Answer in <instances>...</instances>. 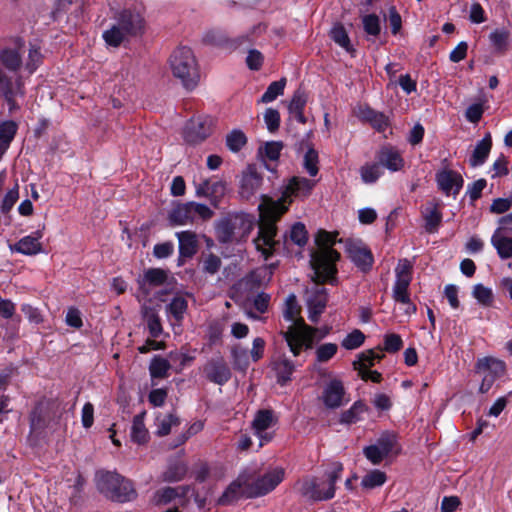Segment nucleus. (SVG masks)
Instances as JSON below:
<instances>
[{
  "instance_id": "1",
  "label": "nucleus",
  "mask_w": 512,
  "mask_h": 512,
  "mask_svg": "<svg viewBox=\"0 0 512 512\" xmlns=\"http://www.w3.org/2000/svg\"><path fill=\"white\" fill-rule=\"evenodd\" d=\"M260 220L258 236L254 239L255 247L265 259H268L280 245L279 240H275L277 234L276 222L287 211L285 198L277 201L262 197V203L259 205Z\"/></svg>"
},
{
  "instance_id": "2",
  "label": "nucleus",
  "mask_w": 512,
  "mask_h": 512,
  "mask_svg": "<svg viewBox=\"0 0 512 512\" xmlns=\"http://www.w3.org/2000/svg\"><path fill=\"white\" fill-rule=\"evenodd\" d=\"M338 233L332 234L320 230L316 236V244L319 250L311 255V266L314 271L312 277L316 284L332 282L337 272L335 263L339 260L340 254L332 248L336 243Z\"/></svg>"
},
{
  "instance_id": "3",
  "label": "nucleus",
  "mask_w": 512,
  "mask_h": 512,
  "mask_svg": "<svg viewBox=\"0 0 512 512\" xmlns=\"http://www.w3.org/2000/svg\"><path fill=\"white\" fill-rule=\"evenodd\" d=\"M96 485L98 490L112 501L127 502L135 499L137 495L132 482L114 472H97Z\"/></svg>"
},
{
  "instance_id": "4",
  "label": "nucleus",
  "mask_w": 512,
  "mask_h": 512,
  "mask_svg": "<svg viewBox=\"0 0 512 512\" xmlns=\"http://www.w3.org/2000/svg\"><path fill=\"white\" fill-rule=\"evenodd\" d=\"M170 67L174 77L178 78L187 90H192L197 86L199 72L195 56L190 48H177L170 57Z\"/></svg>"
},
{
  "instance_id": "5",
  "label": "nucleus",
  "mask_w": 512,
  "mask_h": 512,
  "mask_svg": "<svg viewBox=\"0 0 512 512\" xmlns=\"http://www.w3.org/2000/svg\"><path fill=\"white\" fill-rule=\"evenodd\" d=\"M253 229L251 216L238 213L220 220L216 225V237L220 243L240 242L244 240Z\"/></svg>"
},
{
  "instance_id": "6",
  "label": "nucleus",
  "mask_w": 512,
  "mask_h": 512,
  "mask_svg": "<svg viewBox=\"0 0 512 512\" xmlns=\"http://www.w3.org/2000/svg\"><path fill=\"white\" fill-rule=\"evenodd\" d=\"M343 466L334 463L332 470L327 474V480L319 482L317 478H306L300 483L302 496L313 501L329 500L335 495V483L340 479Z\"/></svg>"
},
{
  "instance_id": "7",
  "label": "nucleus",
  "mask_w": 512,
  "mask_h": 512,
  "mask_svg": "<svg viewBox=\"0 0 512 512\" xmlns=\"http://www.w3.org/2000/svg\"><path fill=\"white\" fill-rule=\"evenodd\" d=\"M317 328H313L307 325L303 318H300L296 322V326H290L283 336L290 348V351L294 356H298L302 347L311 349L313 347L316 334L318 333Z\"/></svg>"
},
{
  "instance_id": "8",
  "label": "nucleus",
  "mask_w": 512,
  "mask_h": 512,
  "mask_svg": "<svg viewBox=\"0 0 512 512\" xmlns=\"http://www.w3.org/2000/svg\"><path fill=\"white\" fill-rule=\"evenodd\" d=\"M213 211L205 204L196 202L179 203L169 213V221L172 225L192 224L197 216L207 220L213 216Z\"/></svg>"
},
{
  "instance_id": "9",
  "label": "nucleus",
  "mask_w": 512,
  "mask_h": 512,
  "mask_svg": "<svg viewBox=\"0 0 512 512\" xmlns=\"http://www.w3.org/2000/svg\"><path fill=\"white\" fill-rule=\"evenodd\" d=\"M476 371L482 375L479 392L485 394L491 389L494 382L504 375L506 365L499 359L486 357L477 361Z\"/></svg>"
},
{
  "instance_id": "10",
  "label": "nucleus",
  "mask_w": 512,
  "mask_h": 512,
  "mask_svg": "<svg viewBox=\"0 0 512 512\" xmlns=\"http://www.w3.org/2000/svg\"><path fill=\"white\" fill-rule=\"evenodd\" d=\"M277 422L278 418L272 410L261 409L256 412L251 427L254 434L259 438V447L273 439L274 433L269 430L276 426Z\"/></svg>"
},
{
  "instance_id": "11",
  "label": "nucleus",
  "mask_w": 512,
  "mask_h": 512,
  "mask_svg": "<svg viewBox=\"0 0 512 512\" xmlns=\"http://www.w3.org/2000/svg\"><path fill=\"white\" fill-rule=\"evenodd\" d=\"M284 479V470L276 468L267 472L253 483L246 486L245 497L256 498L268 494Z\"/></svg>"
},
{
  "instance_id": "12",
  "label": "nucleus",
  "mask_w": 512,
  "mask_h": 512,
  "mask_svg": "<svg viewBox=\"0 0 512 512\" xmlns=\"http://www.w3.org/2000/svg\"><path fill=\"white\" fill-rule=\"evenodd\" d=\"M396 444V436L386 432L378 438L375 444L365 447L363 454L373 465H378L394 451Z\"/></svg>"
},
{
  "instance_id": "13",
  "label": "nucleus",
  "mask_w": 512,
  "mask_h": 512,
  "mask_svg": "<svg viewBox=\"0 0 512 512\" xmlns=\"http://www.w3.org/2000/svg\"><path fill=\"white\" fill-rule=\"evenodd\" d=\"M212 132V120L209 117L191 119L185 126L184 139L190 144L204 141Z\"/></svg>"
},
{
  "instance_id": "14",
  "label": "nucleus",
  "mask_w": 512,
  "mask_h": 512,
  "mask_svg": "<svg viewBox=\"0 0 512 512\" xmlns=\"http://www.w3.org/2000/svg\"><path fill=\"white\" fill-rule=\"evenodd\" d=\"M344 247L348 257L362 271H367L372 267V253L361 242L346 240L344 242Z\"/></svg>"
},
{
  "instance_id": "15",
  "label": "nucleus",
  "mask_w": 512,
  "mask_h": 512,
  "mask_svg": "<svg viewBox=\"0 0 512 512\" xmlns=\"http://www.w3.org/2000/svg\"><path fill=\"white\" fill-rule=\"evenodd\" d=\"M262 175L257 171L254 165H248L242 172L239 194L241 198L249 200L261 187Z\"/></svg>"
},
{
  "instance_id": "16",
  "label": "nucleus",
  "mask_w": 512,
  "mask_h": 512,
  "mask_svg": "<svg viewBox=\"0 0 512 512\" xmlns=\"http://www.w3.org/2000/svg\"><path fill=\"white\" fill-rule=\"evenodd\" d=\"M0 94L4 96L10 109L15 106V98L24 95L23 82L20 76L13 79L6 72L0 70Z\"/></svg>"
},
{
  "instance_id": "17",
  "label": "nucleus",
  "mask_w": 512,
  "mask_h": 512,
  "mask_svg": "<svg viewBox=\"0 0 512 512\" xmlns=\"http://www.w3.org/2000/svg\"><path fill=\"white\" fill-rule=\"evenodd\" d=\"M206 378L218 385H224L231 378V371L223 358L209 360L203 368Z\"/></svg>"
},
{
  "instance_id": "18",
  "label": "nucleus",
  "mask_w": 512,
  "mask_h": 512,
  "mask_svg": "<svg viewBox=\"0 0 512 512\" xmlns=\"http://www.w3.org/2000/svg\"><path fill=\"white\" fill-rule=\"evenodd\" d=\"M439 189L447 196H456L463 186L462 176L453 170H442L436 174Z\"/></svg>"
},
{
  "instance_id": "19",
  "label": "nucleus",
  "mask_w": 512,
  "mask_h": 512,
  "mask_svg": "<svg viewBox=\"0 0 512 512\" xmlns=\"http://www.w3.org/2000/svg\"><path fill=\"white\" fill-rule=\"evenodd\" d=\"M327 301L328 297L326 289L316 286L307 299L309 311L308 318L311 322L317 323L319 321L320 315L326 308Z\"/></svg>"
},
{
  "instance_id": "20",
  "label": "nucleus",
  "mask_w": 512,
  "mask_h": 512,
  "mask_svg": "<svg viewBox=\"0 0 512 512\" xmlns=\"http://www.w3.org/2000/svg\"><path fill=\"white\" fill-rule=\"evenodd\" d=\"M117 23L129 36H137L144 30V19L137 11H122Z\"/></svg>"
},
{
  "instance_id": "21",
  "label": "nucleus",
  "mask_w": 512,
  "mask_h": 512,
  "mask_svg": "<svg viewBox=\"0 0 512 512\" xmlns=\"http://www.w3.org/2000/svg\"><path fill=\"white\" fill-rule=\"evenodd\" d=\"M345 389L338 379L331 380L324 388L322 399L326 407L335 409L343 404Z\"/></svg>"
},
{
  "instance_id": "22",
  "label": "nucleus",
  "mask_w": 512,
  "mask_h": 512,
  "mask_svg": "<svg viewBox=\"0 0 512 512\" xmlns=\"http://www.w3.org/2000/svg\"><path fill=\"white\" fill-rule=\"evenodd\" d=\"M421 212L425 220L426 231L429 233L436 232L442 221L440 201L434 199L427 202Z\"/></svg>"
},
{
  "instance_id": "23",
  "label": "nucleus",
  "mask_w": 512,
  "mask_h": 512,
  "mask_svg": "<svg viewBox=\"0 0 512 512\" xmlns=\"http://www.w3.org/2000/svg\"><path fill=\"white\" fill-rule=\"evenodd\" d=\"M42 237L43 231L37 230L33 235L21 238L11 249L24 255H36L42 252V245L39 242Z\"/></svg>"
},
{
  "instance_id": "24",
  "label": "nucleus",
  "mask_w": 512,
  "mask_h": 512,
  "mask_svg": "<svg viewBox=\"0 0 512 512\" xmlns=\"http://www.w3.org/2000/svg\"><path fill=\"white\" fill-rule=\"evenodd\" d=\"M167 280V274L164 270L160 268H151L148 269L144 276L138 279V285L140 290L145 295L150 293V286L157 287L163 285Z\"/></svg>"
},
{
  "instance_id": "25",
  "label": "nucleus",
  "mask_w": 512,
  "mask_h": 512,
  "mask_svg": "<svg viewBox=\"0 0 512 512\" xmlns=\"http://www.w3.org/2000/svg\"><path fill=\"white\" fill-rule=\"evenodd\" d=\"M180 256L191 258L197 252V237L192 231L177 232Z\"/></svg>"
},
{
  "instance_id": "26",
  "label": "nucleus",
  "mask_w": 512,
  "mask_h": 512,
  "mask_svg": "<svg viewBox=\"0 0 512 512\" xmlns=\"http://www.w3.org/2000/svg\"><path fill=\"white\" fill-rule=\"evenodd\" d=\"M491 147H492L491 134L486 133L484 138L481 141H479L477 143V145L475 146V149L469 159L470 165L472 167H477V166L482 165L486 161V159L491 151Z\"/></svg>"
},
{
  "instance_id": "27",
  "label": "nucleus",
  "mask_w": 512,
  "mask_h": 512,
  "mask_svg": "<svg viewBox=\"0 0 512 512\" xmlns=\"http://www.w3.org/2000/svg\"><path fill=\"white\" fill-rule=\"evenodd\" d=\"M245 482L242 477L233 481L219 498L218 503L220 505H229L238 500L241 496H245L246 488L242 490V486Z\"/></svg>"
},
{
  "instance_id": "28",
  "label": "nucleus",
  "mask_w": 512,
  "mask_h": 512,
  "mask_svg": "<svg viewBox=\"0 0 512 512\" xmlns=\"http://www.w3.org/2000/svg\"><path fill=\"white\" fill-rule=\"evenodd\" d=\"M17 124L10 120L0 123V159L7 151L17 132Z\"/></svg>"
},
{
  "instance_id": "29",
  "label": "nucleus",
  "mask_w": 512,
  "mask_h": 512,
  "mask_svg": "<svg viewBox=\"0 0 512 512\" xmlns=\"http://www.w3.org/2000/svg\"><path fill=\"white\" fill-rule=\"evenodd\" d=\"M307 103V95L304 91L298 89L295 91L289 104V112L297 121L302 124L306 123V117L303 114L304 107Z\"/></svg>"
},
{
  "instance_id": "30",
  "label": "nucleus",
  "mask_w": 512,
  "mask_h": 512,
  "mask_svg": "<svg viewBox=\"0 0 512 512\" xmlns=\"http://www.w3.org/2000/svg\"><path fill=\"white\" fill-rule=\"evenodd\" d=\"M273 367L277 374L278 383L282 385L291 379V375L295 370L294 364L286 356H280L275 360Z\"/></svg>"
},
{
  "instance_id": "31",
  "label": "nucleus",
  "mask_w": 512,
  "mask_h": 512,
  "mask_svg": "<svg viewBox=\"0 0 512 512\" xmlns=\"http://www.w3.org/2000/svg\"><path fill=\"white\" fill-rule=\"evenodd\" d=\"M491 243L500 258L508 259L512 257V237L501 235L499 230H496L491 238Z\"/></svg>"
},
{
  "instance_id": "32",
  "label": "nucleus",
  "mask_w": 512,
  "mask_h": 512,
  "mask_svg": "<svg viewBox=\"0 0 512 512\" xmlns=\"http://www.w3.org/2000/svg\"><path fill=\"white\" fill-rule=\"evenodd\" d=\"M379 163L391 171H398L403 166V159L397 151L385 148L380 152Z\"/></svg>"
},
{
  "instance_id": "33",
  "label": "nucleus",
  "mask_w": 512,
  "mask_h": 512,
  "mask_svg": "<svg viewBox=\"0 0 512 512\" xmlns=\"http://www.w3.org/2000/svg\"><path fill=\"white\" fill-rule=\"evenodd\" d=\"M145 412H142L133 418L131 427V439L138 443L143 444L148 441L149 433L144 424Z\"/></svg>"
},
{
  "instance_id": "34",
  "label": "nucleus",
  "mask_w": 512,
  "mask_h": 512,
  "mask_svg": "<svg viewBox=\"0 0 512 512\" xmlns=\"http://www.w3.org/2000/svg\"><path fill=\"white\" fill-rule=\"evenodd\" d=\"M367 40L375 41L381 33L380 18L376 14H367L361 18Z\"/></svg>"
},
{
  "instance_id": "35",
  "label": "nucleus",
  "mask_w": 512,
  "mask_h": 512,
  "mask_svg": "<svg viewBox=\"0 0 512 512\" xmlns=\"http://www.w3.org/2000/svg\"><path fill=\"white\" fill-rule=\"evenodd\" d=\"M510 33L505 29H496L489 35V40L495 52L503 54L509 46Z\"/></svg>"
},
{
  "instance_id": "36",
  "label": "nucleus",
  "mask_w": 512,
  "mask_h": 512,
  "mask_svg": "<svg viewBox=\"0 0 512 512\" xmlns=\"http://www.w3.org/2000/svg\"><path fill=\"white\" fill-rule=\"evenodd\" d=\"M158 436H166L171 432L172 427L180 425L179 417L174 413H169L165 416L158 415L156 417Z\"/></svg>"
},
{
  "instance_id": "37",
  "label": "nucleus",
  "mask_w": 512,
  "mask_h": 512,
  "mask_svg": "<svg viewBox=\"0 0 512 512\" xmlns=\"http://www.w3.org/2000/svg\"><path fill=\"white\" fill-rule=\"evenodd\" d=\"M411 278L396 277V282L393 287V298L395 301L410 304V298L408 294V287L410 285Z\"/></svg>"
},
{
  "instance_id": "38",
  "label": "nucleus",
  "mask_w": 512,
  "mask_h": 512,
  "mask_svg": "<svg viewBox=\"0 0 512 512\" xmlns=\"http://www.w3.org/2000/svg\"><path fill=\"white\" fill-rule=\"evenodd\" d=\"M225 144L231 152L237 153L247 144V137L242 130L234 129L226 135Z\"/></svg>"
},
{
  "instance_id": "39",
  "label": "nucleus",
  "mask_w": 512,
  "mask_h": 512,
  "mask_svg": "<svg viewBox=\"0 0 512 512\" xmlns=\"http://www.w3.org/2000/svg\"><path fill=\"white\" fill-rule=\"evenodd\" d=\"M361 116L363 119L370 122L378 131H384L388 126L387 117L383 113L377 112L371 108H364L361 111Z\"/></svg>"
},
{
  "instance_id": "40",
  "label": "nucleus",
  "mask_w": 512,
  "mask_h": 512,
  "mask_svg": "<svg viewBox=\"0 0 512 512\" xmlns=\"http://www.w3.org/2000/svg\"><path fill=\"white\" fill-rule=\"evenodd\" d=\"M330 37L336 44H338L339 46L344 48L346 51H348V52L354 51V49L350 43V38L348 36V33H347L345 27L341 23H336L332 27V29L330 31Z\"/></svg>"
},
{
  "instance_id": "41",
  "label": "nucleus",
  "mask_w": 512,
  "mask_h": 512,
  "mask_svg": "<svg viewBox=\"0 0 512 512\" xmlns=\"http://www.w3.org/2000/svg\"><path fill=\"white\" fill-rule=\"evenodd\" d=\"M0 62L8 70L16 72L22 65V58L16 50L5 49L0 52Z\"/></svg>"
},
{
  "instance_id": "42",
  "label": "nucleus",
  "mask_w": 512,
  "mask_h": 512,
  "mask_svg": "<svg viewBox=\"0 0 512 512\" xmlns=\"http://www.w3.org/2000/svg\"><path fill=\"white\" fill-rule=\"evenodd\" d=\"M128 37L130 36L118 25V23L103 33L105 42L114 47H118Z\"/></svg>"
},
{
  "instance_id": "43",
  "label": "nucleus",
  "mask_w": 512,
  "mask_h": 512,
  "mask_svg": "<svg viewBox=\"0 0 512 512\" xmlns=\"http://www.w3.org/2000/svg\"><path fill=\"white\" fill-rule=\"evenodd\" d=\"M186 488L185 487H165L163 489L158 490L155 493L154 500L156 504H167L176 497L180 495H185Z\"/></svg>"
},
{
  "instance_id": "44",
  "label": "nucleus",
  "mask_w": 512,
  "mask_h": 512,
  "mask_svg": "<svg viewBox=\"0 0 512 512\" xmlns=\"http://www.w3.org/2000/svg\"><path fill=\"white\" fill-rule=\"evenodd\" d=\"M143 315L147 322L150 335L154 338L159 337L163 331L159 316L153 309L148 307L143 308Z\"/></svg>"
},
{
  "instance_id": "45",
  "label": "nucleus",
  "mask_w": 512,
  "mask_h": 512,
  "mask_svg": "<svg viewBox=\"0 0 512 512\" xmlns=\"http://www.w3.org/2000/svg\"><path fill=\"white\" fill-rule=\"evenodd\" d=\"M301 311V307L297 302V298L294 294H290L285 301V309L283 312L284 318L287 321L293 322L292 326H296V322L301 318L298 317Z\"/></svg>"
},
{
  "instance_id": "46",
  "label": "nucleus",
  "mask_w": 512,
  "mask_h": 512,
  "mask_svg": "<svg viewBox=\"0 0 512 512\" xmlns=\"http://www.w3.org/2000/svg\"><path fill=\"white\" fill-rule=\"evenodd\" d=\"M285 86L286 78H281L278 81L272 82L260 98L259 102L270 103L274 101L278 96L283 94Z\"/></svg>"
},
{
  "instance_id": "47",
  "label": "nucleus",
  "mask_w": 512,
  "mask_h": 512,
  "mask_svg": "<svg viewBox=\"0 0 512 512\" xmlns=\"http://www.w3.org/2000/svg\"><path fill=\"white\" fill-rule=\"evenodd\" d=\"M387 480V476L383 471L372 470L363 476L361 485L366 489H373L382 486Z\"/></svg>"
},
{
  "instance_id": "48",
  "label": "nucleus",
  "mask_w": 512,
  "mask_h": 512,
  "mask_svg": "<svg viewBox=\"0 0 512 512\" xmlns=\"http://www.w3.org/2000/svg\"><path fill=\"white\" fill-rule=\"evenodd\" d=\"M367 406L362 401H356L352 407L341 415V422L346 424L355 423L360 419V415L367 411Z\"/></svg>"
},
{
  "instance_id": "49",
  "label": "nucleus",
  "mask_w": 512,
  "mask_h": 512,
  "mask_svg": "<svg viewBox=\"0 0 512 512\" xmlns=\"http://www.w3.org/2000/svg\"><path fill=\"white\" fill-rule=\"evenodd\" d=\"M170 369V363L165 358L155 356L149 366L150 375L153 378H164Z\"/></svg>"
},
{
  "instance_id": "50",
  "label": "nucleus",
  "mask_w": 512,
  "mask_h": 512,
  "mask_svg": "<svg viewBox=\"0 0 512 512\" xmlns=\"http://www.w3.org/2000/svg\"><path fill=\"white\" fill-rule=\"evenodd\" d=\"M187 307V300L182 296H176L168 305V311L175 318V320L180 321L183 319Z\"/></svg>"
},
{
  "instance_id": "51",
  "label": "nucleus",
  "mask_w": 512,
  "mask_h": 512,
  "mask_svg": "<svg viewBox=\"0 0 512 512\" xmlns=\"http://www.w3.org/2000/svg\"><path fill=\"white\" fill-rule=\"evenodd\" d=\"M383 353H382V349L379 348V351H376L374 349H370V350H366L362 353L359 354V359H358V365L357 366H362V368H367L368 367H371L374 365V361H380L382 358H383Z\"/></svg>"
},
{
  "instance_id": "52",
  "label": "nucleus",
  "mask_w": 512,
  "mask_h": 512,
  "mask_svg": "<svg viewBox=\"0 0 512 512\" xmlns=\"http://www.w3.org/2000/svg\"><path fill=\"white\" fill-rule=\"evenodd\" d=\"M187 468L183 463L170 465L164 472L163 478L167 482H177L184 478Z\"/></svg>"
},
{
  "instance_id": "53",
  "label": "nucleus",
  "mask_w": 512,
  "mask_h": 512,
  "mask_svg": "<svg viewBox=\"0 0 512 512\" xmlns=\"http://www.w3.org/2000/svg\"><path fill=\"white\" fill-rule=\"evenodd\" d=\"M282 149H283L282 142L271 141V142L265 143V145L263 147H260L259 153L271 161H276L279 158L280 152Z\"/></svg>"
},
{
  "instance_id": "54",
  "label": "nucleus",
  "mask_w": 512,
  "mask_h": 512,
  "mask_svg": "<svg viewBox=\"0 0 512 512\" xmlns=\"http://www.w3.org/2000/svg\"><path fill=\"white\" fill-rule=\"evenodd\" d=\"M289 239L298 246H304L308 240L307 230L304 224L295 223L290 230Z\"/></svg>"
},
{
  "instance_id": "55",
  "label": "nucleus",
  "mask_w": 512,
  "mask_h": 512,
  "mask_svg": "<svg viewBox=\"0 0 512 512\" xmlns=\"http://www.w3.org/2000/svg\"><path fill=\"white\" fill-rule=\"evenodd\" d=\"M361 179L365 183H374L381 175L380 164H365L360 169Z\"/></svg>"
},
{
  "instance_id": "56",
  "label": "nucleus",
  "mask_w": 512,
  "mask_h": 512,
  "mask_svg": "<svg viewBox=\"0 0 512 512\" xmlns=\"http://www.w3.org/2000/svg\"><path fill=\"white\" fill-rule=\"evenodd\" d=\"M473 297L482 305L489 306L493 301L492 290L482 284H476L472 291Z\"/></svg>"
},
{
  "instance_id": "57",
  "label": "nucleus",
  "mask_w": 512,
  "mask_h": 512,
  "mask_svg": "<svg viewBox=\"0 0 512 512\" xmlns=\"http://www.w3.org/2000/svg\"><path fill=\"white\" fill-rule=\"evenodd\" d=\"M312 182L305 178H297L294 177L291 179L287 190L294 195H298L300 193H308L312 189Z\"/></svg>"
},
{
  "instance_id": "58",
  "label": "nucleus",
  "mask_w": 512,
  "mask_h": 512,
  "mask_svg": "<svg viewBox=\"0 0 512 512\" xmlns=\"http://www.w3.org/2000/svg\"><path fill=\"white\" fill-rule=\"evenodd\" d=\"M365 340V335L358 329L348 334L343 340L341 345L347 350H353L360 347Z\"/></svg>"
},
{
  "instance_id": "59",
  "label": "nucleus",
  "mask_w": 512,
  "mask_h": 512,
  "mask_svg": "<svg viewBox=\"0 0 512 512\" xmlns=\"http://www.w3.org/2000/svg\"><path fill=\"white\" fill-rule=\"evenodd\" d=\"M338 346L335 343H325L316 349V359L318 362H327L335 356Z\"/></svg>"
},
{
  "instance_id": "60",
  "label": "nucleus",
  "mask_w": 512,
  "mask_h": 512,
  "mask_svg": "<svg viewBox=\"0 0 512 512\" xmlns=\"http://www.w3.org/2000/svg\"><path fill=\"white\" fill-rule=\"evenodd\" d=\"M304 167L310 176L318 173V153L313 148L308 149L304 156Z\"/></svg>"
},
{
  "instance_id": "61",
  "label": "nucleus",
  "mask_w": 512,
  "mask_h": 512,
  "mask_svg": "<svg viewBox=\"0 0 512 512\" xmlns=\"http://www.w3.org/2000/svg\"><path fill=\"white\" fill-rule=\"evenodd\" d=\"M403 346V341L400 335L395 333H390L385 335L384 337V347L381 348L382 351L385 350L388 353L398 352Z\"/></svg>"
},
{
  "instance_id": "62",
  "label": "nucleus",
  "mask_w": 512,
  "mask_h": 512,
  "mask_svg": "<svg viewBox=\"0 0 512 512\" xmlns=\"http://www.w3.org/2000/svg\"><path fill=\"white\" fill-rule=\"evenodd\" d=\"M264 121L270 132L273 133L277 131L280 125V114L278 110L268 108L264 113Z\"/></svg>"
},
{
  "instance_id": "63",
  "label": "nucleus",
  "mask_w": 512,
  "mask_h": 512,
  "mask_svg": "<svg viewBox=\"0 0 512 512\" xmlns=\"http://www.w3.org/2000/svg\"><path fill=\"white\" fill-rule=\"evenodd\" d=\"M226 183L221 180L211 181L210 180V189H209V199L211 203L216 205L217 201L225 194Z\"/></svg>"
},
{
  "instance_id": "64",
  "label": "nucleus",
  "mask_w": 512,
  "mask_h": 512,
  "mask_svg": "<svg viewBox=\"0 0 512 512\" xmlns=\"http://www.w3.org/2000/svg\"><path fill=\"white\" fill-rule=\"evenodd\" d=\"M19 198L18 185L16 184L14 188L10 189L1 204V212L6 214L8 213L14 204L17 202Z\"/></svg>"
}]
</instances>
